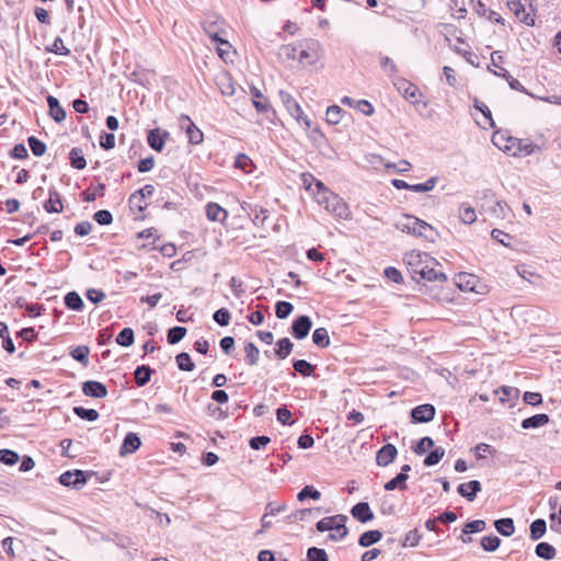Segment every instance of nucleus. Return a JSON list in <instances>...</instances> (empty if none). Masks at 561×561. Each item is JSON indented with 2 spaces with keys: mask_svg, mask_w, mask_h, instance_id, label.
Here are the masks:
<instances>
[{
  "mask_svg": "<svg viewBox=\"0 0 561 561\" xmlns=\"http://www.w3.org/2000/svg\"><path fill=\"white\" fill-rule=\"evenodd\" d=\"M403 262L411 277L416 282L444 283L447 280L445 273L435 270V266L439 264L437 260L427 253L412 250L404 254Z\"/></svg>",
  "mask_w": 561,
  "mask_h": 561,
  "instance_id": "f257e3e1",
  "label": "nucleus"
},
{
  "mask_svg": "<svg viewBox=\"0 0 561 561\" xmlns=\"http://www.w3.org/2000/svg\"><path fill=\"white\" fill-rule=\"evenodd\" d=\"M316 202L333 216L346 219L350 216L347 204L335 193L329 190L324 183H317V190L312 191Z\"/></svg>",
  "mask_w": 561,
  "mask_h": 561,
  "instance_id": "f03ea898",
  "label": "nucleus"
},
{
  "mask_svg": "<svg viewBox=\"0 0 561 561\" xmlns=\"http://www.w3.org/2000/svg\"><path fill=\"white\" fill-rule=\"evenodd\" d=\"M346 522H347L346 515L337 514L334 516L324 517V518L320 519L316 524V528L320 533H324L328 530H339V536H336L335 534L329 535L330 540L337 541V540L344 539L348 534V529L345 525Z\"/></svg>",
  "mask_w": 561,
  "mask_h": 561,
  "instance_id": "7ed1b4c3",
  "label": "nucleus"
},
{
  "mask_svg": "<svg viewBox=\"0 0 561 561\" xmlns=\"http://www.w3.org/2000/svg\"><path fill=\"white\" fill-rule=\"evenodd\" d=\"M202 27L209 38L220 45H226L231 48L228 41L224 39L220 35L225 34V21L215 13L207 14L202 21Z\"/></svg>",
  "mask_w": 561,
  "mask_h": 561,
  "instance_id": "20e7f679",
  "label": "nucleus"
},
{
  "mask_svg": "<svg viewBox=\"0 0 561 561\" xmlns=\"http://www.w3.org/2000/svg\"><path fill=\"white\" fill-rule=\"evenodd\" d=\"M278 94L290 116H293L297 122L304 121V123L310 127V121L307 116H304V112L296 99L284 90H279Z\"/></svg>",
  "mask_w": 561,
  "mask_h": 561,
  "instance_id": "39448f33",
  "label": "nucleus"
},
{
  "mask_svg": "<svg viewBox=\"0 0 561 561\" xmlns=\"http://www.w3.org/2000/svg\"><path fill=\"white\" fill-rule=\"evenodd\" d=\"M58 480L64 486L81 490L87 484L88 474L82 470H68Z\"/></svg>",
  "mask_w": 561,
  "mask_h": 561,
  "instance_id": "423d86ee",
  "label": "nucleus"
},
{
  "mask_svg": "<svg viewBox=\"0 0 561 561\" xmlns=\"http://www.w3.org/2000/svg\"><path fill=\"white\" fill-rule=\"evenodd\" d=\"M320 58V43L310 41L305 48L299 49L298 61L314 65Z\"/></svg>",
  "mask_w": 561,
  "mask_h": 561,
  "instance_id": "0eeeda50",
  "label": "nucleus"
},
{
  "mask_svg": "<svg viewBox=\"0 0 561 561\" xmlns=\"http://www.w3.org/2000/svg\"><path fill=\"white\" fill-rule=\"evenodd\" d=\"M180 123L182 128H184L186 131L190 144L199 145L203 141L204 135L202 130L192 122L187 115H181Z\"/></svg>",
  "mask_w": 561,
  "mask_h": 561,
  "instance_id": "6e6552de",
  "label": "nucleus"
},
{
  "mask_svg": "<svg viewBox=\"0 0 561 561\" xmlns=\"http://www.w3.org/2000/svg\"><path fill=\"white\" fill-rule=\"evenodd\" d=\"M434 416L435 408L430 403L417 405L411 411L413 423H427L432 421Z\"/></svg>",
  "mask_w": 561,
  "mask_h": 561,
  "instance_id": "1a4fd4ad",
  "label": "nucleus"
},
{
  "mask_svg": "<svg viewBox=\"0 0 561 561\" xmlns=\"http://www.w3.org/2000/svg\"><path fill=\"white\" fill-rule=\"evenodd\" d=\"M82 392L87 397L102 399L107 396V388L100 381L88 380L82 383Z\"/></svg>",
  "mask_w": 561,
  "mask_h": 561,
  "instance_id": "9d476101",
  "label": "nucleus"
},
{
  "mask_svg": "<svg viewBox=\"0 0 561 561\" xmlns=\"http://www.w3.org/2000/svg\"><path fill=\"white\" fill-rule=\"evenodd\" d=\"M312 327L311 319L308 316H299L291 324V334L297 340L305 339Z\"/></svg>",
  "mask_w": 561,
  "mask_h": 561,
  "instance_id": "9b49d317",
  "label": "nucleus"
},
{
  "mask_svg": "<svg viewBox=\"0 0 561 561\" xmlns=\"http://www.w3.org/2000/svg\"><path fill=\"white\" fill-rule=\"evenodd\" d=\"M397 455V447L392 444H386L377 451L376 462L379 467H387L394 461Z\"/></svg>",
  "mask_w": 561,
  "mask_h": 561,
  "instance_id": "f8f14e48",
  "label": "nucleus"
},
{
  "mask_svg": "<svg viewBox=\"0 0 561 561\" xmlns=\"http://www.w3.org/2000/svg\"><path fill=\"white\" fill-rule=\"evenodd\" d=\"M421 219L405 215L403 218L397 221L396 227L402 232H407L413 236H417L420 232Z\"/></svg>",
  "mask_w": 561,
  "mask_h": 561,
  "instance_id": "ddd939ff",
  "label": "nucleus"
},
{
  "mask_svg": "<svg viewBox=\"0 0 561 561\" xmlns=\"http://www.w3.org/2000/svg\"><path fill=\"white\" fill-rule=\"evenodd\" d=\"M397 88L403 93L404 98L412 104L419 103V96L421 95L419 88L408 80H400L397 83Z\"/></svg>",
  "mask_w": 561,
  "mask_h": 561,
  "instance_id": "4468645a",
  "label": "nucleus"
},
{
  "mask_svg": "<svg viewBox=\"0 0 561 561\" xmlns=\"http://www.w3.org/2000/svg\"><path fill=\"white\" fill-rule=\"evenodd\" d=\"M507 5L510 10L515 14V16L523 23L527 25H534V18L526 12L524 4L520 0H508Z\"/></svg>",
  "mask_w": 561,
  "mask_h": 561,
  "instance_id": "2eb2a0df",
  "label": "nucleus"
},
{
  "mask_svg": "<svg viewBox=\"0 0 561 561\" xmlns=\"http://www.w3.org/2000/svg\"><path fill=\"white\" fill-rule=\"evenodd\" d=\"M351 514L360 523H367L374 519V513L367 502H359L355 504L351 510Z\"/></svg>",
  "mask_w": 561,
  "mask_h": 561,
  "instance_id": "dca6fc26",
  "label": "nucleus"
},
{
  "mask_svg": "<svg viewBox=\"0 0 561 561\" xmlns=\"http://www.w3.org/2000/svg\"><path fill=\"white\" fill-rule=\"evenodd\" d=\"M169 137L168 131H161L159 128L151 129L148 133V145L156 151L160 152L164 148L165 139Z\"/></svg>",
  "mask_w": 561,
  "mask_h": 561,
  "instance_id": "f3484780",
  "label": "nucleus"
},
{
  "mask_svg": "<svg viewBox=\"0 0 561 561\" xmlns=\"http://www.w3.org/2000/svg\"><path fill=\"white\" fill-rule=\"evenodd\" d=\"M457 491L462 497L472 502L481 491V483L478 480H471L467 483L459 484Z\"/></svg>",
  "mask_w": 561,
  "mask_h": 561,
  "instance_id": "a211bd4d",
  "label": "nucleus"
},
{
  "mask_svg": "<svg viewBox=\"0 0 561 561\" xmlns=\"http://www.w3.org/2000/svg\"><path fill=\"white\" fill-rule=\"evenodd\" d=\"M140 445L141 440L139 436L136 433L130 432L125 436L123 440V444L119 448V455L126 456L128 454H133L139 449Z\"/></svg>",
  "mask_w": 561,
  "mask_h": 561,
  "instance_id": "6ab92c4d",
  "label": "nucleus"
},
{
  "mask_svg": "<svg viewBox=\"0 0 561 561\" xmlns=\"http://www.w3.org/2000/svg\"><path fill=\"white\" fill-rule=\"evenodd\" d=\"M44 209L47 213L59 214L64 210V205L61 201L60 194L56 191L55 187L49 188V197L44 203Z\"/></svg>",
  "mask_w": 561,
  "mask_h": 561,
  "instance_id": "aec40b11",
  "label": "nucleus"
},
{
  "mask_svg": "<svg viewBox=\"0 0 561 561\" xmlns=\"http://www.w3.org/2000/svg\"><path fill=\"white\" fill-rule=\"evenodd\" d=\"M500 138L502 140H504V136L499 135V134H494L493 137H492L493 144L496 147H499L501 150H503L504 152H507V153H510L512 156H517V151H516L515 147L516 146L518 147V141H520V139L508 137L505 140V144L502 145V144H500Z\"/></svg>",
  "mask_w": 561,
  "mask_h": 561,
  "instance_id": "412c9836",
  "label": "nucleus"
},
{
  "mask_svg": "<svg viewBox=\"0 0 561 561\" xmlns=\"http://www.w3.org/2000/svg\"><path fill=\"white\" fill-rule=\"evenodd\" d=\"M47 104L49 107V114L54 118V121L57 123L64 122L66 118V111L60 105L58 99L53 95H48Z\"/></svg>",
  "mask_w": 561,
  "mask_h": 561,
  "instance_id": "4be33fe9",
  "label": "nucleus"
},
{
  "mask_svg": "<svg viewBox=\"0 0 561 561\" xmlns=\"http://www.w3.org/2000/svg\"><path fill=\"white\" fill-rule=\"evenodd\" d=\"M206 216L210 221L224 222L228 217V213L216 203H208L206 205Z\"/></svg>",
  "mask_w": 561,
  "mask_h": 561,
  "instance_id": "5701e85b",
  "label": "nucleus"
},
{
  "mask_svg": "<svg viewBox=\"0 0 561 561\" xmlns=\"http://www.w3.org/2000/svg\"><path fill=\"white\" fill-rule=\"evenodd\" d=\"M549 421H550V419H549L548 414L539 413V414H535L533 416L524 419L522 421V427L524 430L537 428V427L548 424Z\"/></svg>",
  "mask_w": 561,
  "mask_h": 561,
  "instance_id": "b1692460",
  "label": "nucleus"
},
{
  "mask_svg": "<svg viewBox=\"0 0 561 561\" xmlns=\"http://www.w3.org/2000/svg\"><path fill=\"white\" fill-rule=\"evenodd\" d=\"M252 102L259 113H266L271 105L263 93L255 87H251Z\"/></svg>",
  "mask_w": 561,
  "mask_h": 561,
  "instance_id": "393cba45",
  "label": "nucleus"
},
{
  "mask_svg": "<svg viewBox=\"0 0 561 561\" xmlns=\"http://www.w3.org/2000/svg\"><path fill=\"white\" fill-rule=\"evenodd\" d=\"M154 373L152 368L146 365L138 366L134 371L135 382L138 387H144L150 381L151 375Z\"/></svg>",
  "mask_w": 561,
  "mask_h": 561,
  "instance_id": "a878e982",
  "label": "nucleus"
},
{
  "mask_svg": "<svg viewBox=\"0 0 561 561\" xmlns=\"http://www.w3.org/2000/svg\"><path fill=\"white\" fill-rule=\"evenodd\" d=\"M409 479V474L407 473H398L394 478L385 483L383 488L386 491H393L396 489L407 490V480Z\"/></svg>",
  "mask_w": 561,
  "mask_h": 561,
  "instance_id": "bb28decb",
  "label": "nucleus"
},
{
  "mask_svg": "<svg viewBox=\"0 0 561 561\" xmlns=\"http://www.w3.org/2000/svg\"><path fill=\"white\" fill-rule=\"evenodd\" d=\"M495 529L505 537H510L515 531L514 520L510 517L500 518L494 523Z\"/></svg>",
  "mask_w": 561,
  "mask_h": 561,
  "instance_id": "cd10ccee",
  "label": "nucleus"
},
{
  "mask_svg": "<svg viewBox=\"0 0 561 561\" xmlns=\"http://www.w3.org/2000/svg\"><path fill=\"white\" fill-rule=\"evenodd\" d=\"M547 530L546 520L542 518L535 519L529 527V537L531 540L536 541L540 539Z\"/></svg>",
  "mask_w": 561,
  "mask_h": 561,
  "instance_id": "c85d7f7f",
  "label": "nucleus"
},
{
  "mask_svg": "<svg viewBox=\"0 0 561 561\" xmlns=\"http://www.w3.org/2000/svg\"><path fill=\"white\" fill-rule=\"evenodd\" d=\"M295 373L300 374L302 377H310L314 374L316 366L306 359H296L293 362Z\"/></svg>",
  "mask_w": 561,
  "mask_h": 561,
  "instance_id": "c756f323",
  "label": "nucleus"
},
{
  "mask_svg": "<svg viewBox=\"0 0 561 561\" xmlns=\"http://www.w3.org/2000/svg\"><path fill=\"white\" fill-rule=\"evenodd\" d=\"M294 344L288 337L279 339L276 342L275 355L280 359H285L291 353Z\"/></svg>",
  "mask_w": 561,
  "mask_h": 561,
  "instance_id": "7c9ffc66",
  "label": "nucleus"
},
{
  "mask_svg": "<svg viewBox=\"0 0 561 561\" xmlns=\"http://www.w3.org/2000/svg\"><path fill=\"white\" fill-rule=\"evenodd\" d=\"M382 537V534L379 530H367L359 536L358 545L360 547H370L374 543L378 542Z\"/></svg>",
  "mask_w": 561,
  "mask_h": 561,
  "instance_id": "2f4dec72",
  "label": "nucleus"
},
{
  "mask_svg": "<svg viewBox=\"0 0 561 561\" xmlns=\"http://www.w3.org/2000/svg\"><path fill=\"white\" fill-rule=\"evenodd\" d=\"M518 389L508 386H502L495 390V394L499 396V399L502 403L511 402L518 397Z\"/></svg>",
  "mask_w": 561,
  "mask_h": 561,
  "instance_id": "473e14b6",
  "label": "nucleus"
},
{
  "mask_svg": "<svg viewBox=\"0 0 561 561\" xmlns=\"http://www.w3.org/2000/svg\"><path fill=\"white\" fill-rule=\"evenodd\" d=\"M69 160H70L71 167L77 170H82L87 165V161H85L82 150L77 147H75L70 150Z\"/></svg>",
  "mask_w": 561,
  "mask_h": 561,
  "instance_id": "72a5a7b5",
  "label": "nucleus"
},
{
  "mask_svg": "<svg viewBox=\"0 0 561 561\" xmlns=\"http://www.w3.org/2000/svg\"><path fill=\"white\" fill-rule=\"evenodd\" d=\"M312 342L320 348H325L330 345V336L325 328H318L312 333Z\"/></svg>",
  "mask_w": 561,
  "mask_h": 561,
  "instance_id": "f704fd0d",
  "label": "nucleus"
},
{
  "mask_svg": "<svg viewBox=\"0 0 561 561\" xmlns=\"http://www.w3.org/2000/svg\"><path fill=\"white\" fill-rule=\"evenodd\" d=\"M535 552L537 557L545 560H552L557 553L554 547L548 542H539L535 548Z\"/></svg>",
  "mask_w": 561,
  "mask_h": 561,
  "instance_id": "c9c22d12",
  "label": "nucleus"
},
{
  "mask_svg": "<svg viewBox=\"0 0 561 561\" xmlns=\"http://www.w3.org/2000/svg\"><path fill=\"white\" fill-rule=\"evenodd\" d=\"M89 353L90 348L87 345H79L70 352V355L75 360L87 367L89 365Z\"/></svg>",
  "mask_w": 561,
  "mask_h": 561,
  "instance_id": "e433bc0d",
  "label": "nucleus"
},
{
  "mask_svg": "<svg viewBox=\"0 0 561 561\" xmlns=\"http://www.w3.org/2000/svg\"><path fill=\"white\" fill-rule=\"evenodd\" d=\"M176 365L182 371H193L195 364L192 362L191 356L186 352L179 353L175 356Z\"/></svg>",
  "mask_w": 561,
  "mask_h": 561,
  "instance_id": "4c0bfd02",
  "label": "nucleus"
},
{
  "mask_svg": "<svg viewBox=\"0 0 561 561\" xmlns=\"http://www.w3.org/2000/svg\"><path fill=\"white\" fill-rule=\"evenodd\" d=\"M65 305L71 310L79 311L83 308V300L76 291H70L65 296Z\"/></svg>",
  "mask_w": 561,
  "mask_h": 561,
  "instance_id": "58836bf2",
  "label": "nucleus"
},
{
  "mask_svg": "<svg viewBox=\"0 0 561 561\" xmlns=\"http://www.w3.org/2000/svg\"><path fill=\"white\" fill-rule=\"evenodd\" d=\"M319 513L320 508H302L286 516L287 523H295L297 520H306L312 513Z\"/></svg>",
  "mask_w": 561,
  "mask_h": 561,
  "instance_id": "ea45409f",
  "label": "nucleus"
},
{
  "mask_svg": "<svg viewBox=\"0 0 561 561\" xmlns=\"http://www.w3.org/2000/svg\"><path fill=\"white\" fill-rule=\"evenodd\" d=\"M134 340L135 334L131 328H124L116 336V343L124 347L133 345Z\"/></svg>",
  "mask_w": 561,
  "mask_h": 561,
  "instance_id": "a19ab883",
  "label": "nucleus"
},
{
  "mask_svg": "<svg viewBox=\"0 0 561 561\" xmlns=\"http://www.w3.org/2000/svg\"><path fill=\"white\" fill-rule=\"evenodd\" d=\"M186 328L184 327H173L171 329H169L168 331V334H167V341L169 344H176L179 343L180 341H182L184 339V336L186 335Z\"/></svg>",
  "mask_w": 561,
  "mask_h": 561,
  "instance_id": "79ce46f5",
  "label": "nucleus"
},
{
  "mask_svg": "<svg viewBox=\"0 0 561 561\" xmlns=\"http://www.w3.org/2000/svg\"><path fill=\"white\" fill-rule=\"evenodd\" d=\"M245 360L250 366H254L259 362L260 351L254 343L249 342L244 345Z\"/></svg>",
  "mask_w": 561,
  "mask_h": 561,
  "instance_id": "37998d69",
  "label": "nucleus"
},
{
  "mask_svg": "<svg viewBox=\"0 0 561 561\" xmlns=\"http://www.w3.org/2000/svg\"><path fill=\"white\" fill-rule=\"evenodd\" d=\"M73 413L82 419V420H85V421H89V422H93V421H96L99 419V412L94 409H85L83 407H75L73 408Z\"/></svg>",
  "mask_w": 561,
  "mask_h": 561,
  "instance_id": "c03bdc74",
  "label": "nucleus"
},
{
  "mask_svg": "<svg viewBox=\"0 0 561 561\" xmlns=\"http://www.w3.org/2000/svg\"><path fill=\"white\" fill-rule=\"evenodd\" d=\"M477 279L474 276L469 275L467 273L458 274V286L461 290H474Z\"/></svg>",
  "mask_w": 561,
  "mask_h": 561,
  "instance_id": "a18cd8bd",
  "label": "nucleus"
},
{
  "mask_svg": "<svg viewBox=\"0 0 561 561\" xmlns=\"http://www.w3.org/2000/svg\"><path fill=\"white\" fill-rule=\"evenodd\" d=\"M437 236V231L430 224L421 220L420 232L416 237H423L425 240L434 242Z\"/></svg>",
  "mask_w": 561,
  "mask_h": 561,
  "instance_id": "49530a36",
  "label": "nucleus"
},
{
  "mask_svg": "<svg viewBox=\"0 0 561 561\" xmlns=\"http://www.w3.org/2000/svg\"><path fill=\"white\" fill-rule=\"evenodd\" d=\"M343 110L337 106V105H330L328 108H327V112H325V116H327V122L329 124H332V125H336L341 122L342 119V114H343Z\"/></svg>",
  "mask_w": 561,
  "mask_h": 561,
  "instance_id": "de8ad7c7",
  "label": "nucleus"
},
{
  "mask_svg": "<svg viewBox=\"0 0 561 561\" xmlns=\"http://www.w3.org/2000/svg\"><path fill=\"white\" fill-rule=\"evenodd\" d=\"M445 449L443 447L434 448L424 459V465L426 467H432L437 465L444 457Z\"/></svg>",
  "mask_w": 561,
  "mask_h": 561,
  "instance_id": "09e8293b",
  "label": "nucleus"
},
{
  "mask_svg": "<svg viewBox=\"0 0 561 561\" xmlns=\"http://www.w3.org/2000/svg\"><path fill=\"white\" fill-rule=\"evenodd\" d=\"M486 528V523L482 519H476L472 522H468L463 525L462 534L470 535L473 533L483 531Z\"/></svg>",
  "mask_w": 561,
  "mask_h": 561,
  "instance_id": "8fccbe9b",
  "label": "nucleus"
},
{
  "mask_svg": "<svg viewBox=\"0 0 561 561\" xmlns=\"http://www.w3.org/2000/svg\"><path fill=\"white\" fill-rule=\"evenodd\" d=\"M27 144L35 157H42L46 151V145L35 136H30L27 138Z\"/></svg>",
  "mask_w": 561,
  "mask_h": 561,
  "instance_id": "3c124183",
  "label": "nucleus"
},
{
  "mask_svg": "<svg viewBox=\"0 0 561 561\" xmlns=\"http://www.w3.org/2000/svg\"><path fill=\"white\" fill-rule=\"evenodd\" d=\"M307 561H329V556L324 549L311 547L307 550Z\"/></svg>",
  "mask_w": 561,
  "mask_h": 561,
  "instance_id": "603ef678",
  "label": "nucleus"
},
{
  "mask_svg": "<svg viewBox=\"0 0 561 561\" xmlns=\"http://www.w3.org/2000/svg\"><path fill=\"white\" fill-rule=\"evenodd\" d=\"M320 497H321V493L317 489H314L312 485H306L297 494V499L300 502H304L307 499H312V500L317 501Z\"/></svg>",
  "mask_w": 561,
  "mask_h": 561,
  "instance_id": "864d4df0",
  "label": "nucleus"
},
{
  "mask_svg": "<svg viewBox=\"0 0 561 561\" xmlns=\"http://www.w3.org/2000/svg\"><path fill=\"white\" fill-rule=\"evenodd\" d=\"M501 545V539L495 535L485 536L481 539V547L488 552L495 551Z\"/></svg>",
  "mask_w": 561,
  "mask_h": 561,
  "instance_id": "5fc2aeb1",
  "label": "nucleus"
},
{
  "mask_svg": "<svg viewBox=\"0 0 561 561\" xmlns=\"http://www.w3.org/2000/svg\"><path fill=\"white\" fill-rule=\"evenodd\" d=\"M145 198L140 193L134 192L128 199L129 208L133 211H142L146 208Z\"/></svg>",
  "mask_w": 561,
  "mask_h": 561,
  "instance_id": "6e6d98bb",
  "label": "nucleus"
},
{
  "mask_svg": "<svg viewBox=\"0 0 561 561\" xmlns=\"http://www.w3.org/2000/svg\"><path fill=\"white\" fill-rule=\"evenodd\" d=\"M20 459V456L16 451L11 449H0V462L13 466L15 465Z\"/></svg>",
  "mask_w": 561,
  "mask_h": 561,
  "instance_id": "4d7b16f0",
  "label": "nucleus"
},
{
  "mask_svg": "<svg viewBox=\"0 0 561 561\" xmlns=\"http://www.w3.org/2000/svg\"><path fill=\"white\" fill-rule=\"evenodd\" d=\"M300 180L305 190L311 194L312 191L317 190V183H322L320 180L316 179L311 173L308 172L301 173Z\"/></svg>",
  "mask_w": 561,
  "mask_h": 561,
  "instance_id": "13d9d810",
  "label": "nucleus"
},
{
  "mask_svg": "<svg viewBox=\"0 0 561 561\" xmlns=\"http://www.w3.org/2000/svg\"><path fill=\"white\" fill-rule=\"evenodd\" d=\"M47 50L60 56H69L71 53L70 49L64 45V41L59 36L55 38L50 47H47Z\"/></svg>",
  "mask_w": 561,
  "mask_h": 561,
  "instance_id": "bf43d9fd",
  "label": "nucleus"
},
{
  "mask_svg": "<svg viewBox=\"0 0 561 561\" xmlns=\"http://www.w3.org/2000/svg\"><path fill=\"white\" fill-rule=\"evenodd\" d=\"M298 54H299L298 47L293 44L283 45L279 48V56L287 60H294V59L298 60Z\"/></svg>",
  "mask_w": 561,
  "mask_h": 561,
  "instance_id": "052dcab7",
  "label": "nucleus"
},
{
  "mask_svg": "<svg viewBox=\"0 0 561 561\" xmlns=\"http://www.w3.org/2000/svg\"><path fill=\"white\" fill-rule=\"evenodd\" d=\"M294 310V306L288 301H278L275 306V313L278 319H286Z\"/></svg>",
  "mask_w": 561,
  "mask_h": 561,
  "instance_id": "680f3d73",
  "label": "nucleus"
},
{
  "mask_svg": "<svg viewBox=\"0 0 561 561\" xmlns=\"http://www.w3.org/2000/svg\"><path fill=\"white\" fill-rule=\"evenodd\" d=\"M502 70L503 72H495V76L504 78L508 82L511 89L519 92L525 91L524 85L517 79L513 78L506 69Z\"/></svg>",
  "mask_w": 561,
  "mask_h": 561,
  "instance_id": "e2e57ef3",
  "label": "nucleus"
},
{
  "mask_svg": "<svg viewBox=\"0 0 561 561\" xmlns=\"http://www.w3.org/2000/svg\"><path fill=\"white\" fill-rule=\"evenodd\" d=\"M213 319L220 327H226L229 324L231 316L228 309L220 308L215 311V313L213 314Z\"/></svg>",
  "mask_w": 561,
  "mask_h": 561,
  "instance_id": "0e129e2a",
  "label": "nucleus"
},
{
  "mask_svg": "<svg viewBox=\"0 0 561 561\" xmlns=\"http://www.w3.org/2000/svg\"><path fill=\"white\" fill-rule=\"evenodd\" d=\"M459 217L467 225L473 224L477 220L476 210L470 206H461Z\"/></svg>",
  "mask_w": 561,
  "mask_h": 561,
  "instance_id": "69168bd1",
  "label": "nucleus"
},
{
  "mask_svg": "<svg viewBox=\"0 0 561 561\" xmlns=\"http://www.w3.org/2000/svg\"><path fill=\"white\" fill-rule=\"evenodd\" d=\"M434 446V440L428 437V436H425V437H422L417 444L413 447V451L417 455H423L425 454L430 448H432Z\"/></svg>",
  "mask_w": 561,
  "mask_h": 561,
  "instance_id": "338daca9",
  "label": "nucleus"
},
{
  "mask_svg": "<svg viewBox=\"0 0 561 561\" xmlns=\"http://www.w3.org/2000/svg\"><path fill=\"white\" fill-rule=\"evenodd\" d=\"M93 219L101 226H107L112 224L113 215L106 209H101L93 215Z\"/></svg>",
  "mask_w": 561,
  "mask_h": 561,
  "instance_id": "774afa93",
  "label": "nucleus"
}]
</instances>
